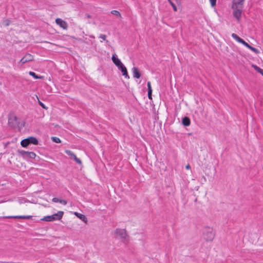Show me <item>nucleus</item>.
<instances>
[{
    "instance_id": "b1692460",
    "label": "nucleus",
    "mask_w": 263,
    "mask_h": 263,
    "mask_svg": "<svg viewBox=\"0 0 263 263\" xmlns=\"http://www.w3.org/2000/svg\"><path fill=\"white\" fill-rule=\"evenodd\" d=\"M65 153L69 156L71 157V158H72V157L74 156L75 155L72 151L69 149H66L65 151Z\"/></svg>"
},
{
    "instance_id": "f03ea898",
    "label": "nucleus",
    "mask_w": 263,
    "mask_h": 263,
    "mask_svg": "<svg viewBox=\"0 0 263 263\" xmlns=\"http://www.w3.org/2000/svg\"><path fill=\"white\" fill-rule=\"evenodd\" d=\"M37 145L39 144L38 140L34 137H29L27 138L22 140L21 142V145L23 147H27L29 144Z\"/></svg>"
},
{
    "instance_id": "4468645a",
    "label": "nucleus",
    "mask_w": 263,
    "mask_h": 263,
    "mask_svg": "<svg viewBox=\"0 0 263 263\" xmlns=\"http://www.w3.org/2000/svg\"><path fill=\"white\" fill-rule=\"evenodd\" d=\"M147 95L149 99H152V88L151 87V83L150 82H148L147 83Z\"/></svg>"
},
{
    "instance_id": "58836bf2",
    "label": "nucleus",
    "mask_w": 263,
    "mask_h": 263,
    "mask_svg": "<svg viewBox=\"0 0 263 263\" xmlns=\"http://www.w3.org/2000/svg\"><path fill=\"white\" fill-rule=\"evenodd\" d=\"M177 2H180L182 0H176Z\"/></svg>"
},
{
    "instance_id": "f704fd0d",
    "label": "nucleus",
    "mask_w": 263,
    "mask_h": 263,
    "mask_svg": "<svg viewBox=\"0 0 263 263\" xmlns=\"http://www.w3.org/2000/svg\"><path fill=\"white\" fill-rule=\"evenodd\" d=\"M59 200L58 198L54 197L52 199V202H59Z\"/></svg>"
},
{
    "instance_id": "ddd939ff",
    "label": "nucleus",
    "mask_w": 263,
    "mask_h": 263,
    "mask_svg": "<svg viewBox=\"0 0 263 263\" xmlns=\"http://www.w3.org/2000/svg\"><path fill=\"white\" fill-rule=\"evenodd\" d=\"M112 61L115 65L118 67L121 65L123 63L121 62L120 60L118 59L115 54H113L111 58Z\"/></svg>"
},
{
    "instance_id": "6e6552de",
    "label": "nucleus",
    "mask_w": 263,
    "mask_h": 263,
    "mask_svg": "<svg viewBox=\"0 0 263 263\" xmlns=\"http://www.w3.org/2000/svg\"><path fill=\"white\" fill-rule=\"evenodd\" d=\"M33 60V56L29 53L26 54L20 60V63L25 64Z\"/></svg>"
},
{
    "instance_id": "7c9ffc66",
    "label": "nucleus",
    "mask_w": 263,
    "mask_h": 263,
    "mask_svg": "<svg viewBox=\"0 0 263 263\" xmlns=\"http://www.w3.org/2000/svg\"><path fill=\"white\" fill-rule=\"evenodd\" d=\"M39 105L43 108L44 109H47V107L45 106V105L42 103L41 101H39Z\"/></svg>"
},
{
    "instance_id": "dca6fc26",
    "label": "nucleus",
    "mask_w": 263,
    "mask_h": 263,
    "mask_svg": "<svg viewBox=\"0 0 263 263\" xmlns=\"http://www.w3.org/2000/svg\"><path fill=\"white\" fill-rule=\"evenodd\" d=\"M74 214L81 220H82L83 221L85 222H87V218L85 217L84 215H83L80 213H78L77 212H75Z\"/></svg>"
},
{
    "instance_id": "f3484780",
    "label": "nucleus",
    "mask_w": 263,
    "mask_h": 263,
    "mask_svg": "<svg viewBox=\"0 0 263 263\" xmlns=\"http://www.w3.org/2000/svg\"><path fill=\"white\" fill-rule=\"evenodd\" d=\"M231 36L234 40H235L236 41H237L238 42H239L240 43L242 40L241 38H240L239 36H238L236 34H235L234 33H232Z\"/></svg>"
},
{
    "instance_id": "aec40b11",
    "label": "nucleus",
    "mask_w": 263,
    "mask_h": 263,
    "mask_svg": "<svg viewBox=\"0 0 263 263\" xmlns=\"http://www.w3.org/2000/svg\"><path fill=\"white\" fill-rule=\"evenodd\" d=\"M72 158L79 164L80 165H82V162L81 161V160L77 157L76 155H74V156L72 157Z\"/></svg>"
},
{
    "instance_id": "e433bc0d",
    "label": "nucleus",
    "mask_w": 263,
    "mask_h": 263,
    "mask_svg": "<svg viewBox=\"0 0 263 263\" xmlns=\"http://www.w3.org/2000/svg\"><path fill=\"white\" fill-rule=\"evenodd\" d=\"M185 168H186V169H187V170L190 169L191 166L190 165V164H188L187 165H186Z\"/></svg>"
},
{
    "instance_id": "f257e3e1",
    "label": "nucleus",
    "mask_w": 263,
    "mask_h": 263,
    "mask_svg": "<svg viewBox=\"0 0 263 263\" xmlns=\"http://www.w3.org/2000/svg\"><path fill=\"white\" fill-rule=\"evenodd\" d=\"M203 235L204 239L206 241H212L215 238V233L213 231L212 228L207 227L203 229Z\"/></svg>"
},
{
    "instance_id": "a878e982",
    "label": "nucleus",
    "mask_w": 263,
    "mask_h": 263,
    "mask_svg": "<svg viewBox=\"0 0 263 263\" xmlns=\"http://www.w3.org/2000/svg\"><path fill=\"white\" fill-rule=\"evenodd\" d=\"M248 48L250 49L252 51H253L254 52H255V53H259V50L251 46V45L249 46V47Z\"/></svg>"
},
{
    "instance_id": "7ed1b4c3",
    "label": "nucleus",
    "mask_w": 263,
    "mask_h": 263,
    "mask_svg": "<svg viewBox=\"0 0 263 263\" xmlns=\"http://www.w3.org/2000/svg\"><path fill=\"white\" fill-rule=\"evenodd\" d=\"M64 212L59 211L57 213L52 215L45 216L42 220L46 221H53L57 220H60L62 218Z\"/></svg>"
},
{
    "instance_id": "4be33fe9",
    "label": "nucleus",
    "mask_w": 263,
    "mask_h": 263,
    "mask_svg": "<svg viewBox=\"0 0 263 263\" xmlns=\"http://www.w3.org/2000/svg\"><path fill=\"white\" fill-rule=\"evenodd\" d=\"M118 69L121 70L122 73L124 72V71H126L127 69L125 66L122 64L121 65H120L118 67Z\"/></svg>"
},
{
    "instance_id": "2eb2a0df",
    "label": "nucleus",
    "mask_w": 263,
    "mask_h": 263,
    "mask_svg": "<svg viewBox=\"0 0 263 263\" xmlns=\"http://www.w3.org/2000/svg\"><path fill=\"white\" fill-rule=\"evenodd\" d=\"M182 123L184 126H188L191 124V120L188 117H184L182 119Z\"/></svg>"
},
{
    "instance_id": "72a5a7b5",
    "label": "nucleus",
    "mask_w": 263,
    "mask_h": 263,
    "mask_svg": "<svg viewBox=\"0 0 263 263\" xmlns=\"http://www.w3.org/2000/svg\"><path fill=\"white\" fill-rule=\"evenodd\" d=\"M99 37L102 39L103 41L106 40V35L105 34H101L99 36Z\"/></svg>"
},
{
    "instance_id": "393cba45",
    "label": "nucleus",
    "mask_w": 263,
    "mask_h": 263,
    "mask_svg": "<svg viewBox=\"0 0 263 263\" xmlns=\"http://www.w3.org/2000/svg\"><path fill=\"white\" fill-rule=\"evenodd\" d=\"M169 2V3L171 4V5L172 6L173 9L174 11H177V8L175 4L171 1V0H167Z\"/></svg>"
},
{
    "instance_id": "473e14b6",
    "label": "nucleus",
    "mask_w": 263,
    "mask_h": 263,
    "mask_svg": "<svg viewBox=\"0 0 263 263\" xmlns=\"http://www.w3.org/2000/svg\"><path fill=\"white\" fill-rule=\"evenodd\" d=\"M59 202L64 205H66L67 203V201L66 200H64V199H60V200H59Z\"/></svg>"
},
{
    "instance_id": "c756f323",
    "label": "nucleus",
    "mask_w": 263,
    "mask_h": 263,
    "mask_svg": "<svg viewBox=\"0 0 263 263\" xmlns=\"http://www.w3.org/2000/svg\"><path fill=\"white\" fill-rule=\"evenodd\" d=\"M217 0H210L211 5L212 7H214L216 6Z\"/></svg>"
},
{
    "instance_id": "6ab92c4d",
    "label": "nucleus",
    "mask_w": 263,
    "mask_h": 263,
    "mask_svg": "<svg viewBox=\"0 0 263 263\" xmlns=\"http://www.w3.org/2000/svg\"><path fill=\"white\" fill-rule=\"evenodd\" d=\"M29 74L30 76H31L32 77H33L35 79H41L43 78L42 76H38V75L36 74V73L35 72H32V71H30Z\"/></svg>"
},
{
    "instance_id": "f8f14e48",
    "label": "nucleus",
    "mask_w": 263,
    "mask_h": 263,
    "mask_svg": "<svg viewBox=\"0 0 263 263\" xmlns=\"http://www.w3.org/2000/svg\"><path fill=\"white\" fill-rule=\"evenodd\" d=\"M6 218H15V219H31L32 218V216L28 215V216H10L8 217H6Z\"/></svg>"
},
{
    "instance_id": "423d86ee",
    "label": "nucleus",
    "mask_w": 263,
    "mask_h": 263,
    "mask_svg": "<svg viewBox=\"0 0 263 263\" xmlns=\"http://www.w3.org/2000/svg\"><path fill=\"white\" fill-rule=\"evenodd\" d=\"M115 233L118 235L120 238L122 239V241L126 240L128 237V235L125 229H117L115 231Z\"/></svg>"
},
{
    "instance_id": "4c0bfd02",
    "label": "nucleus",
    "mask_w": 263,
    "mask_h": 263,
    "mask_svg": "<svg viewBox=\"0 0 263 263\" xmlns=\"http://www.w3.org/2000/svg\"><path fill=\"white\" fill-rule=\"evenodd\" d=\"M263 76V69H261V71L259 72Z\"/></svg>"
},
{
    "instance_id": "c85d7f7f",
    "label": "nucleus",
    "mask_w": 263,
    "mask_h": 263,
    "mask_svg": "<svg viewBox=\"0 0 263 263\" xmlns=\"http://www.w3.org/2000/svg\"><path fill=\"white\" fill-rule=\"evenodd\" d=\"M253 67H254V69L257 71L258 72H260L261 70L262 69H261L260 68H259V67H258L256 65H253Z\"/></svg>"
},
{
    "instance_id": "5701e85b",
    "label": "nucleus",
    "mask_w": 263,
    "mask_h": 263,
    "mask_svg": "<svg viewBox=\"0 0 263 263\" xmlns=\"http://www.w3.org/2000/svg\"><path fill=\"white\" fill-rule=\"evenodd\" d=\"M111 13L116 16L121 17L120 13L117 10H112L111 11Z\"/></svg>"
},
{
    "instance_id": "39448f33",
    "label": "nucleus",
    "mask_w": 263,
    "mask_h": 263,
    "mask_svg": "<svg viewBox=\"0 0 263 263\" xmlns=\"http://www.w3.org/2000/svg\"><path fill=\"white\" fill-rule=\"evenodd\" d=\"M17 152L24 159L28 158L33 159L36 157V154L33 152H28L24 150L18 149Z\"/></svg>"
},
{
    "instance_id": "bb28decb",
    "label": "nucleus",
    "mask_w": 263,
    "mask_h": 263,
    "mask_svg": "<svg viewBox=\"0 0 263 263\" xmlns=\"http://www.w3.org/2000/svg\"><path fill=\"white\" fill-rule=\"evenodd\" d=\"M10 22L11 21L9 20L6 19L4 21L3 24L6 26H8L10 24Z\"/></svg>"
},
{
    "instance_id": "cd10ccee",
    "label": "nucleus",
    "mask_w": 263,
    "mask_h": 263,
    "mask_svg": "<svg viewBox=\"0 0 263 263\" xmlns=\"http://www.w3.org/2000/svg\"><path fill=\"white\" fill-rule=\"evenodd\" d=\"M241 44L245 46H246L247 48L249 47V45L248 43H247L245 41H244L243 39L242 40L241 42H240Z\"/></svg>"
},
{
    "instance_id": "a211bd4d",
    "label": "nucleus",
    "mask_w": 263,
    "mask_h": 263,
    "mask_svg": "<svg viewBox=\"0 0 263 263\" xmlns=\"http://www.w3.org/2000/svg\"><path fill=\"white\" fill-rule=\"evenodd\" d=\"M231 36L234 40H235L236 41H237L238 42H239L240 43L242 40L241 38H240L239 36H238L236 34H235L234 33H232Z\"/></svg>"
},
{
    "instance_id": "ea45409f",
    "label": "nucleus",
    "mask_w": 263,
    "mask_h": 263,
    "mask_svg": "<svg viewBox=\"0 0 263 263\" xmlns=\"http://www.w3.org/2000/svg\"><path fill=\"white\" fill-rule=\"evenodd\" d=\"M90 37L92 38H94V36H90Z\"/></svg>"
},
{
    "instance_id": "412c9836",
    "label": "nucleus",
    "mask_w": 263,
    "mask_h": 263,
    "mask_svg": "<svg viewBox=\"0 0 263 263\" xmlns=\"http://www.w3.org/2000/svg\"><path fill=\"white\" fill-rule=\"evenodd\" d=\"M51 139L53 142H55L56 143H60L61 142V140L58 137H52Z\"/></svg>"
},
{
    "instance_id": "9b49d317",
    "label": "nucleus",
    "mask_w": 263,
    "mask_h": 263,
    "mask_svg": "<svg viewBox=\"0 0 263 263\" xmlns=\"http://www.w3.org/2000/svg\"><path fill=\"white\" fill-rule=\"evenodd\" d=\"M132 71H133V77L135 78L139 79L141 77V73L139 71V70L137 67H134L132 68Z\"/></svg>"
},
{
    "instance_id": "20e7f679",
    "label": "nucleus",
    "mask_w": 263,
    "mask_h": 263,
    "mask_svg": "<svg viewBox=\"0 0 263 263\" xmlns=\"http://www.w3.org/2000/svg\"><path fill=\"white\" fill-rule=\"evenodd\" d=\"M19 122L18 121V119L17 117L13 114H10L8 116V125L9 126L12 128H16V127H18L19 126Z\"/></svg>"
},
{
    "instance_id": "1a4fd4ad",
    "label": "nucleus",
    "mask_w": 263,
    "mask_h": 263,
    "mask_svg": "<svg viewBox=\"0 0 263 263\" xmlns=\"http://www.w3.org/2000/svg\"><path fill=\"white\" fill-rule=\"evenodd\" d=\"M55 23L57 25H59L62 28L64 29H67L68 28L67 23L61 18H57L55 20Z\"/></svg>"
},
{
    "instance_id": "9d476101",
    "label": "nucleus",
    "mask_w": 263,
    "mask_h": 263,
    "mask_svg": "<svg viewBox=\"0 0 263 263\" xmlns=\"http://www.w3.org/2000/svg\"><path fill=\"white\" fill-rule=\"evenodd\" d=\"M244 1L245 0H233L232 8H238L242 9Z\"/></svg>"
},
{
    "instance_id": "c9c22d12",
    "label": "nucleus",
    "mask_w": 263,
    "mask_h": 263,
    "mask_svg": "<svg viewBox=\"0 0 263 263\" xmlns=\"http://www.w3.org/2000/svg\"><path fill=\"white\" fill-rule=\"evenodd\" d=\"M86 17H87V18H91V17H92V16H91V15H90V14H87L86 15Z\"/></svg>"
},
{
    "instance_id": "0eeeda50",
    "label": "nucleus",
    "mask_w": 263,
    "mask_h": 263,
    "mask_svg": "<svg viewBox=\"0 0 263 263\" xmlns=\"http://www.w3.org/2000/svg\"><path fill=\"white\" fill-rule=\"evenodd\" d=\"M233 9V16L235 17L237 20L239 22L240 21L242 9L241 8H234Z\"/></svg>"
},
{
    "instance_id": "2f4dec72",
    "label": "nucleus",
    "mask_w": 263,
    "mask_h": 263,
    "mask_svg": "<svg viewBox=\"0 0 263 263\" xmlns=\"http://www.w3.org/2000/svg\"><path fill=\"white\" fill-rule=\"evenodd\" d=\"M122 75L124 76L126 78L129 79V76L128 74L127 70L126 71H124L122 73Z\"/></svg>"
}]
</instances>
